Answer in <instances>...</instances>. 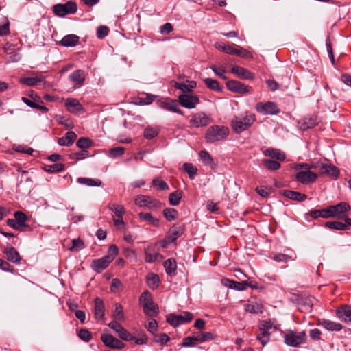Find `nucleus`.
Wrapping results in <instances>:
<instances>
[{
	"label": "nucleus",
	"mask_w": 351,
	"mask_h": 351,
	"mask_svg": "<svg viewBox=\"0 0 351 351\" xmlns=\"http://www.w3.org/2000/svg\"><path fill=\"white\" fill-rule=\"evenodd\" d=\"M315 168L313 165H310L306 163L298 164L296 166V169H300L295 174V180L302 184H308L315 182L317 178V175L311 171V169Z\"/></svg>",
	"instance_id": "f257e3e1"
},
{
	"label": "nucleus",
	"mask_w": 351,
	"mask_h": 351,
	"mask_svg": "<svg viewBox=\"0 0 351 351\" xmlns=\"http://www.w3.org/2000/svg\"><path fill=\"white\" fill-rule=\"evenodd\" d=\"M229 134V129L223 125H215L209 127L205 133V140L208 143L223 141Z\"/></svg>",
	"instance_id": "f03ea898"
},
{
	"label": "nucleus",
	"mask_w": 351,
	"mask_h": 351,
	"mask_svg": "<svg viewBox=\"0 0 351 351\" xmlns=\"http://www.w3.org/2000/svg\"><path fill=\"white\" fill-rule=\"evenodd\" d=\"M260 333L256 335V339L265 346L270 340L271 333L277 330V327L270 320H263L259 322Z\"/></svg>",
	"instance_id": "7ed1b4c3"
},
{
	"label": "nucleus",
	"mask_w": 351,
	"mask_h": 351,
	"mask_svg": "<svg viewBox=\"0 0 351 351\" xmlns=\"http://www.w3.org/2000/svg\"><path fill=\"white\" fill-rule=\"evenodd\" d=\"M256 121V117L254 114H246L244 117H235L231 121V125L237 134L247 130Z\"/></svg>",
	"instance_id": "20e7f679"
},
{
	"label": "nucleus",
	"mask_w": 351,
	"mask_h": 351,
	"mask_svg": "<svg viewBox=\"0 0 351 351\" xmlns=\"http://www.w3.org/2000/svg\"><path fill=\"white\" fill-rule=\"evenodd\" d=\"M306 338L304 331L297 332L291 330H287L284 336L285 343L287 346L294 348L304 343Z\"/></svg>",
	"instance_id": "39448f33"
},
{
	"label": "nucleus",
	"mask_w": 351,
	"mask_h": 351,
	"mask_svg": "<svg viewBox=\"0 0 351 351\" xmlns=\"http://www.w3.org/2000/svg\"><path fill=\"white\" fill-rule=\"evenodd\" d=\"M193 319V315L188 311H184L180 315L173 313L167 316V322L173 327L191 322Z\"/></svg>",
	"instance_id": "423d86ee"
},
{
	"label": "nucleus",
	"mask_w": 351,
	"mask_h": 351,
	"mask_svg": "<svg viewBox=\"0 0 351 351\" xmlns=\"http://www.w3.org/2000/svg\"><path fill=\"white\" fill-rule=\"evenodd\" d=\"M77 10V4L71 1L66 3L56 4L53 7L54 13L59 16H64L67 14H74L76 12Z\"/></svg>",
	"instance_id": "0eeeda50"
},
{
	"label": "nucleus",
	"mask_w": 351,
	"mask_h": 351,
	"mask_svg": "<svg viewBox=\"0 0 351 351\" xmlns=\"http://www.w3.org/2000/svg\"><path fill=\"white\" fill-rule=\"evenodd\" d=\"M178 102L186 108L193 109L199 103V99L196 95L181 94L178 96Z\"/></svg>",
	"instance_id": "6e6552de"
},
{
	"label": "nucleus",
	"mask_w": 351,
	"mask_h": 351,
	"mask_svg": "<svg viewBox=\"0 0 351 351\" xmlns=\"http://www.w3.org/2000/svg\"><path fill=\"white\" fill-rule=\"evenodd\" d=\"M226 87L227 88L234 93L245 94L250 93L252 90V87L245 85V84L237 81V80H228L226 82Z\"/></svg>",
	"instance_id": "1a4fd4ad"
},
{
	"label": "nucleus",
	"mask_w": 351,
	"mask_h": 351,
	"mask_svg": "<svg viewBox=\"0 0 351 351\" xmlns=\"http://www.w3.org/2000/svg\"><path fill=\"white\" fill-rule=\"evenodd\" d=\"M211 121L210 117L203 112H199L192 115L190 124L195 128L204 127Z\"/></svg>",
	"instance_id": "9d476101"
},
{
	"label": "nucleus",
	"mask_w": 351,
	"mask_h": 351,
	"mask_svg": "<svg viewBox=\"0 0 351 351\" xmlns=\"http://www.w3.org/2000/svg\"><path fill=\"white\" fill-rule=\"evenodd\" d=\"M256 110L262 114H276L280 112L277 105L272 101L259 102L256 105Z\"/></svg>",
	"instance_id": "9b49d317"
},
{
	"label": "nucleus",
	"mask_w": 351,
	"mask_h": 351,
	"mask_svg": "<svg viewBox=\"0 0 351 351\" xmlns=\"http://www.w3.org/2000/svg\"><path fill=\"white\" fill-rule=\"evenodd\" d=\"M101 340L106 347L112 349L121 350L125 347L124 343L110 334H102Z\"/></svg>",
	"instance_id": "f8f14e48"
},
{
	"label": "nucleus",
	"mask_w": 351,
	"mask_h": 351,
	"mask_svg": "<svg viewBox=\"0 0 351 351\" xmlns=\"http://www.w3.org/2000/svg\"><path fill=\"white\" fill-rule=\"evenodd\" d=\"M135 204L140 207H158L160 202L150 196L140 195L134 199Z\"/></svg>",
	"instance_id": "ddd939ff"
},
{
	"label": "nucleus",
	"mask_w": 351,
	"mask_h": 351,
	"mask_svg": "<svg viewBox=\"0 0 351 351\" xmlns=\"http://www.w3.org/2000/svg\"><path fill=\"white\" fill-rule=\"evenodd\" d=\"M314 167L319 168L320 174H324L337 178L339 175V171L337 167L332 164L317 163Z\"/></svg>",
	"instance_id": "4468645a"
},
{
	"label": "nucleus",
	"mask_w": 351,
	"mask_h": 351,
	"mask_svg": "<svg viewBox=\"0 0 351 351\" xmlns=\"http://www.w3.org/2000/svg\"><path fill=\"white\" fill-rule=\"evenodd\" d=\"M157 104L159 107L178 113L180 114H183V112L179 109V104L177 100L171 99H165V100H158L157 101Z\"/></svg>",
	"instance_id": "2eb2a0df"
},
{
	"label": "nucleus",
	"mask_w": 351,
	"mask_h": 351,
	"mask_svg": "<svg viewBox=\"0 0 351 351\" xmlns=\"http://www.w3.org/2000/svg\"><path fill=\"white\" fill-rule=\"evenodd\" d=\"M184 232V226L175 224L168 231L166 235V241H167L168 243H173L176 241L180 237H181Z\"/></svg>",
	"instance_id": "dca6fc26"
},
{
	"label": "nucleus",
	"mask_w": 351,
	"mask_h": 351,
	"mask_svg": "<svg viewBox=\"0 0 351 351\" xmlns=\"http://www.w3.org/2000/svg\"><path fill=\"white\" fill-rule=\"evenodd\" d=\"M331 206L335 217L338 219H343L347 216L345 213L350 210V205L346 202H340Z\"/></svg>",
	"instance_id": "f3484780"
},
{
	"label": "nucleus",
	"mask_w": 351,
	"mask_h": 351,
	"mask_svg": "<svg viewBox=\"0 0 351 351\" xmlns=\"http://www.w3.org/2000/svg\"><path fill=\"white\" fill-rule=\"evenodd\" d=\"M110 256H103L101 258L95 259L92 261L91 267L97 273L101 272L110 265Z\"/></svg>",
	"instance_id": "a211bd4d"
},
{
	"label": "nucleus",
	"mask_w": 351,
	"mask_h": 351,
	"mask_svg": "<svg viewBox=\"0 0 351 351\" xmlns=\"http://www.w3.org/2000/svg\"><path fill=\"white\" fill-rule=\"evenodd\" d=\"M144 252L145 256V261L149 263H152L159 258H163L162 255L158 252H156L154 246L152 245H149L145 248Z\"/></svg>",
	"instance_id": "6ab92c4d"
},
{
	"label": "nucleus",
	"mask_w": 351,
	"mask_h": 351,
	"mask_svg": "<svg viewBox=\"0 0 351 351\" xmlns=\"http://www.w3.org/2000/svg\"><path fill=\"white\" fill-rule=\"evenodd\" d=\"M231 72L241 79L251 80L254 79V74L253 73L248 69L239 66H232Z\"/></svg>",
	"instance_id": "aec40b11"
},
{
	"label": "nucleus",
	"mask_w": 351,
	"mask_h": 351,
	"mask_svg": "<svg viewBox=\"0 0 351 351\" xmlns=\"http://www.w3.org/2000/svg\"><path fill=\"white\" fill-rule=\"evenodd\" d=\"M319 123V120L316 115H312L308 117H304L298 121V125L302 130H306L313 128Z\"/></svg>",
	"instance_id": "412c9836"
},
{
	"label": "nucleus",
	"mask_w": 351,
	"mask_h": 351,
	"mask_svg": "<svg viewBox=\"0 0 351 351\" xmlns=\"http://www.w3.org/2000/svg\"><path fill=\"white\" fill-rule=\"evenodd\" d=\"M244 310L247 313L259 314L263 312L264 306L261 303H258L254 300H248L244 305Z\"/></svg>",
	"instance_id": "4be33fe9"
},
{
	"label": "nucleus",
	"mask_w": 351,
	"mask_h": 351,
	"mask_svg": "<svg viewBox=\"0 0 351 351\" xmlns=\"http://www.w3.org/2000/svg\"><path fill=\"white\" fill-rule=\"evenodd\" d=\"M280 193L285 197L298 202H304L307 199L306 195L297 191L284 190Z\"/></svg>",
	"instance_id": "5701e85b"
},
{
	"label": "nucleus",
	"mask_w": 351,
	"mask_h": 351,
	"mask_svg": "<svg viewBox=\"0 0 351 351\" xmlns=\"http://www.w3.org/2000/svg\"><path fill=\"white\" fill-rule=\"evenodd\" d=\"M65 106L67 110L72 113L77 114L82 111V105L78 100L73 98L66 99L65 101Z\"/></svg>",
	"instance_id": "b1692460"
},
{
	"label": "nucleus",
	"mask_w": 351,
	"mask_h": 351,
	"mask_svg": "<svg viewBox=\"0 0 351 351\" xmlns=\"http://www.w3.org/2000/svg\"><path fill=\"white\" fill-rule=\"evenodd\" d=\"M337 317L346 322H351V306L344 305L336 310Z\"/></svg>",
	"instance_id": "393cba45"
},
{
	"label": "nucleus",
	"mask_w": 351,
	"mask_h": 351,
	"mask_svg": "<svg viewBox=\"0 0 351 351\" xmlns=\"http://www.w3.org/2000/svg\"><path fill=\"white\" fill-rule=\"evenodd\" d=\"M69 80L77 87H80L84 82L85 73L82 70H76L69 76Z\"/></svg>",
	"instance_id": "a878e982"
},
{
	"label": "nucleus",
	"mask_w": 351,
	"mask_h": 351,
	"mask_svg": "<svg viewBox=\"0 0 351 351\" xmlns=\"http://www.w3.org/2000/svg\"><path fill=\"white\" fill-rule=\"evenodd\" d=\"M95 317L97 319H103L105 315V308L103 300L99 298L95 299L94 307Z\"/></svg>",
	"instance_id": "bb28decb"
},
{
	"label": "nucleus",
	"mask_w": 351,
	"mask_h": 351,
	"mask_svg": "<svg viewBox=\"0 0 351 351\" xmlns=\"http://www.w3.org/2000/svg\"><path fill=\"white\" fill-rule=\"evenodd\" d=\"M7 259L14 263L18 264L21 261V256L19 252L13 247H7L3 250Z\"/></svg>",
	"instance_id": "cd10ccee"
},
{
	"label": "nucleus",
	"mask_w": 351,
	"mask_h": 351,
	"mask_svg": "<svg viewBox=\"0 0 351 351\" xmlns=\"http://www.w3.org/2000/svg\"><path fill=\"white\" fill-rule=\"evenodd\" d=\"M157 97L156 95L149 94L146 93H141L138 94L136 99L135 103L138 105H149L151 104L154 99Z\"/></svg>",
	"instance_id": "c85d7f7f"
},
{
	"label": "nucleus",
	"mask_w": 351,
	"mask_h": 351,
	"mask_svg": "<svg viewBox=\"0 0 351 351\" xmlns=\"http://www.w3.org/2000/svg\"><path fill=\"white\" fill-rule=\"evenodd\" d=\"M80 37L75 34H68L64 36L60 42V45L67 47H73L77 45L79 43Z\"/></svg>",
	"instance_id": "c756f323"
},
{
	"label": "nucleus",
	"mask_w": 351,
	"mask_h": 351,
	"mask_svg": "<svg viewBox=\"0 0 351 351\" xmlns=\"http://www.w3.org/2000/svg\"><path fill=\"white\" fill-rule=\"evenodd\" d=\"M76 138V134L73 131H69L58 139V143L61 146H69L73 143Z\"/></svg>",
	"instance_id": "7c9ffc66"
},
{
	"label": "nucleus",
	"mask_w": 351,
	"mask_h": 351,
	"mask_svg": "<svg viewBox=\"0 0 351 351\" xmlns=\"http://www.w3.org/2000/svg\"><path fill=\"white\" fill-rule=\"evenodd\" d=\"M264 155L280 161H284L286 158V155L283 152L274 148L267 149L264 152Z\"/></svg>",
	"instance_id": "2f4dec72"
},
{
	"label": "nucleus",
	"mask_w": 351,
	"mask_h": 351,
	"mask_svg": "<svg viewBox=\"0 0 351 351\" xmlns=\"http://www.w3.org/2000/svg\"><path fill=\"white\" fill-rule=\"evenodd\" d=\"M319 324L329 331H340L343 328L341 324L334 322L329 319H322Z\"/></svg>",
	"instance_id": "473e14b6"
},
{
	"label": "nucleus",
	"mask_w": 351,
	"mask_h": 351,
	"mask_svg": "<svg viewBox=\"0 0 351 351\" xmlns=\"http://www.w3.org/2000/svg\"><path fill=\"white\" fill-rule=\"evenodd\" d=\"M224 282V285L227 287H229L231 289L238 290V291H243L247 288V282L246 281L242 282H236L234 280H230L228 279H225L223 280Z\"/></svg>",
	"instance_id": "72a5a7b5"
},
{
	"label": "nucleus",
	"mask_w": 351,
	"mask_h": 351,
	"mask_svg": "<svg viewBox=\"0 0 351 351\" xmlns=\"http://www.w3.org/2000/svg\"><path fill=\"white\" fill-rule=\"evenodd\" d=\"M164 267L167 275L175 276L177 263L174 258H169L164 262Z\"/></svg>",
	"instance_id": "f704fd0d"
},
{
	"label": "nucleus",
	"mask_w": 351,
	"mask_h": 351,
	"mask_svg": "<svg viewBox=\"0 0 351 351\" xmlns=\"http://www.w3.org/2000/svg\"><path fill=\"white\" fill-rule=\"evenodd\" d=\"M138 216L141 220L147 221L149 224L152 225L154 227H158L160 225L159 219L158 218L154 217L149 213H140L138 214Z\"/></svg>",
	"instance_id": "c9c22d12"
},
{
	"label": "nucleus",
	"mask_w": 351,
	"mask_h": 351,
	"mask_svg": "<svg viewBox=\"0 0 351 351\" xmlns=\"http://www.w3.org/2000/svg\"><path fill=\"white\" fill-rule=\"evenodd\" d=\"M296 258V255L293 252L290 254H281L278 253L274 255L273 259L278 263H287L289 261H293Z\"/></svg>",
	"instance_id": "e433bc0d"
},
{
	"label": "nucleus",
	"mask_w": 351,
	"mask_h": 351,
	"mask_svg": "<svg viewBox=\"0 0 351 351\" xmlns=\"http://www.w3.org/2000/svg\"><path fill=\"white\" fill-rule=\"evenodd\" d=\"M143 309L144 313L149 317H156L159 313L158 306L154 302L148 304H144Z\"/></svg>",
	"instance_id": "4c0bfd02"
},
{
	"label": "nucleus",
	"mask_w": 351,
	"mask_h": 351,
	"mask_svg": "<svg viewBox=\"0 0 351 351\" xmlns=\"http://www.w3.org/2000/svg\"><path fill=\"white\" fill-rule=\"evenodd\" d=\"M204 84L210 90L216 92H221L222 87L219 83L216 80L211 78H205L203 80Z\"/></svg>",
	"instance_id": "58836bf2"
},
{
	"label": "nucleus",
	"mask_w": 351,
	"mask_h": 351,
	"mask_svg": "<svg viewBox=\"0 0 351 351\" xmlns=\"http://www.w3.org/2000/svg\"><path fill=\"white\" fill-rule=\"evenodd\" d=\"M182 191L180 190H177L175 192H173L169 194V202L171 206H178L182 199Z\"/></svg>",
	"instance_id": "ea45409f"
},
{
	"label": "nucleus",
	"mask_w": 351,
	"mask_h": 351,
	"mask_svg": "<svg viewBox=\"0 0 351 351\" xmlns=\"http://www.w3.org/2000/svg\"><path fill=\"white\" fill-rule=\"evenodd\" d=\"M108 208L114 213L116 217H123L125 213V210L121 204H108Z\"/></svg>",
	"instance_id": "a19ab883"
},
{
	"label": "nucleus",
	"mask_w": 351,
	"mask_h": 351,
	"mask_svg": "<svg viewBox=\"0 0 351 351\" xmlns=\"http://www.w3.org/2000/svg\"><path fill=\"white\" fill-rule=\"evenodd\" d=\"M325 227L336 230H347L348 225L340 221H327L325 223Z\"/></svg>",
	"instance_id": "79ce46f5"
},
{
	"label": "nucleus",
	"mask_w": 351,
	"mask_h": 351,
	"mask_svg": "<svg viewBox=\"0 0 351 351\" xmlns=\"http://www.w3.org/2000/svg\"><path fill=\"white\" fill-rule=\"evenodd\" d=\"M182 167L184 171L188 173L189 178L191 180L194 179L197 174V168L192 163L189 162L184 163Z\"/></svg>",
	"instance_id": "37998d69"
},
{
	"label": "nucleus",
	"mask_w": 351,
	"mask_h": 351,
	"mask_svg": "<svg viewBox=\"0 0 351 351\" xmlns=\"http://www.w3.org/2000/svg\"><path fill=\"white\" fill-rule=\"evenodd\" d=\"M215 46L218 50L230 55H233L234 53H236L234 47L222 42L216 43Z\"/></svg>",
	"instance_id": "c03bdc74"
},
{
	"label": "nucleus",
	"mask_w": 351,
	"mask_h": 351,
	"mask_svg": "<svg viewBox=\"0 0 351 351\" xmlns=\"http://www.w3.org/2000/svg\"><path fill=\"white\" fill-rule=\"evenodd\" d=\"M65 168L63 163H55L53 165H45V172L54 173L62 171Z\"/></svg>",
	"instance_id": "a18cd8bd"
},
{
	"label": "nucleus",
	"mask_w": 351,
	"mask_h": 351,
	"mask_svg": "<svg viewBox=\"0 0 351 351\" xmlns=\"http://www.w3.org/2000/svg\"><path fill=\"white\" fill-rule=\"evenodd\" d=\"M77 182L88 186H100L101 185V181L99 179L93 180L91 178H79Z\"/></svg>",
	"instance_id": "49530a36"
},
{
	"label": "nucleus",
	"mask_w": 351,
	"mask_h": 351,
	"mask_svg": "<svg viewBox=\"0 0 351 351\" xmlns=\"http://www.w3.org/2000/svg\"><path fill=\"white\" fill-rule=\"evenodd\" d=\"M147 285L152 289H156L160 282L159 277L156 274H149L147 277Z\"/></svg>",
	"instance_id": "de8ad7c7"
},
{
	"label": "nucleus",
	"mask_w": 351,
	"mask_h": 351,
	"mask_svg": "<svg viewBox=\"0 0 351 351\" xmlns=\"http://www.w3.org/2000/svg\"><path fill=\"white\" fill-rule=\"evenodd\" d=\"M42 81V77H24L19 79L20 83L27 86H34Z\"/></svg>",
	"instance_id": "09e8293b"
},
{
	"label": "nucleus",
	"mask_w": 351,
	"mask_h": 351,
	"mask_svg": "<svg viewBox=\"0 0 351 351\" xmlns=\"http://www.w3.org/2000/svg\"><path fill=\"white\" fill-rule=\"evenodd\" d=\"M76 145L82 149L87 150L93 145V141L88 138L82 137L77 140Z\"/></svg>",
	"instance_id": "8fccbe9b"
},
{
	"label": "nucleus",
	"mask_w": 351,
	"mask_h": 351,
	"mask_svg": "<svg viewBox=\"0 0 351 351\" xmlns=\"http://www.w3.org/2000/svg\"><path fill=\"white\" fill-rule=\"evenodd\" d=\"M163 215L168 221H173L178 218V213L175 208H167L163 210Z\"/></svg>",
	"instance_id": "3c124183"
},
{
	"label": "nucleus",
	"mask_w": 351,
	"mask_h": 351,
	"mask_svg": "<svg viewBox=\"0 0 351 351\" xmlns=\"http://www.w3.org/2000/svg\"><path fill=\"white\" fill-rule=\"evenodd\" d=\"M199 156L202 162H204L206 165L211 166L213 163V158L208 153V152L206 150H202L199 152Z\"/></svg>",
	"instance_id": "603ef678"
},
{
	"label": "nucleus",
	"mask_w": 351,
	"mask_h": 351,
	"mask_svg": "<svg viewBox=\"0 0 351 351\" xmlns=\"http://www.w3.org/2000/svg\"><path fill=\"white\" fill-rule=\"evenodd\" d=\"M112 317L114 319L124 320V312L123 307L120 304H115V308L113 311Z\"/></svg>",
	"instance_id": "864d4df0"
},
{
	"label": "nucleus",
	"mask_w": 351,
	"mask_h": 351,
	"mask_svg": "<svg viewBox=\"0 0 351 351\" xmlns=\"http://www.w3.org/2000/svg\"><path fill=\"white\" fill-rule=\"evenodd\" d=\"M263 165L269 170L276 171L280 168L281 165L279 162L272 160L266 159L263 160Z\"/></svg>",
	"instance_id": "5fc2aeb1"
},
{
	"label": "nucleus",
	"mask_w": 351,
	"mask_h": 351,
	"mask_svg": "<svg viewBox=\"0 0 351 351\" xmlns=\"http://www.w3.org/2000/svg\"><path fill=\"white\" fill-rule=\"evenodd\" d=\"M123 284L121 280L117 278H113L110 284V291L112 293H117L123 290Z\"/></svg>",
	"instance_id": "6e6d98bb"
},
{
	"label": "nucleus",
	"mask_w": 351,
	"mask_h": 351,
	"mask_svg": "<svg viewBox=\"0 0 351 351\" xmlns=\"http://www.w3.org/2000/svg\"><path fill=\"white\" fill-rule=\"evenodd\" d=\"M120 339L123 341H133L134 339V337L130 334L126 329L122 327L119 331L117 332Z\"/></svg>",
	"instance_id": "4d7b16f0"
},
{
	"label": "nucleus",
	"mask_w": 351,
	"mask_h": 351,
	"mask_svg": "<svg viewBox=\"0 0 351 351\" xmlns=\"http://www.w3.org/2000/svg\"><path fill=\"white\" fill-rule=\"evenodd\" d=\"M158 128L147 127L144 130V136L147 139H152L158 134Z\"/></svg>",
	"instance_id": "13d9d810"
},
{
	"label": "nucleus",
	"mask_w": 351,
	"mask_h": 351,
	"mask_svg": "<svg viewBox=\"0 0 351 351\" xmlns=\"http://www.w3.org/2000/svg\"><path fill=\"white\" fill-rule=\"evenodd\" d=\"M210 69L217 76L225 80H228V77L224 75V73L226 72V70L223 66L217 67L216 65L213 64L210 66Z\"/></svg>",
	"instance_id": "bf43d9fd"
},
{
	"label": "nucleus",
	"mask_w": 351,
	"mask_h": 351,
	"mask_svg": "<svg viewBox=\"0 0 351 351\" xmlns=\"http://www.w3.org/2000/svg\"><path fill=\"white\" fill-rule=\"evenodd\" d=\"M88 156H89V152L88 150L82 149L80 152L70 154L69 158L75 159V160H82Z\"/></svg>",
	"instance_id": "052dcab7"
},
{
	"label": "nucleus",
	"mask_w": 351,
	"mask_h": 351,
	"mask_svg": "<svg viewBox=\"0 0 351 351\" xmlns=\"http://www.w3.org/2000/svg\"><path fill=\"white\" fill-rule=\"evenodd\" d=\"M84 247V243L80 239H75L72 241V244L69 247L70 251H78Z\"/></svg>",
	"instance_id": "680f3d73"
},
{
	"label": "nucleus",
	"mask_w": 351,
	"mask_h": 351,
	"mask_svg": "<svg viewBox=\"0 0 351 351\" xmlns=\"http://www.w3.org/2000/svg\"><path fill=\"white\" fill-rule=\"evenodd\" d=\"M234 51L236 53H234L233 55L238 56L239 57L243 58H252L253 56L251 52L248 51L245 49H243L241 47H239V49L234 48Z\"/></svg>",
	"instance_id": "e2e57ef3"
},
{
	"label": "nucleus",
	"mask_w": 351,
	"mask_h": 351,
	"mask_svg": "<svg viewBox=\"0 0 351 351\" xmlns=\"http://www.w3.org/2000/svg\"><path fill=\"white\" fill-rule=\"evenodd\" d=\"M77 335L80 339L85 342H88L92 339L91 332L85 328L80 329L77 332Z\"/></svg>",
	"instance_id": "0e129e2a"
},
{
	"label": "nucleus",
	"mask_w": 351,
	"mask_h": 351,
	"mask_svg": "<svg viewBox=\"0 0 351 351\" xmlns=\"http://www.w3.org/2000/svg\"><path fill=\"white\" fill-rule=\"evenodd\" d=\"M170 340L169 337L166 333H160L154 335V341L160 345H164Z\"/></svg>",
	"instance_id": "69168bd1"
},
{
	"label": "nucleus",
	"mask_w": 351,
	"mask_h": 351,
	"mask_svg": "<svg viewBox=\"0 0 351 351\" xmlns=\"http://www.w3.org/2000/svg\"><path fill=\"white\" fill-rule=\"evenodd\" d=\"M125 149L122 147H117L110 149L108 156L115 158L122 156L124 154Z\"/></svg>",
	"instance_id": "338daca9"
},
{
	"label": "nucleus",
	"mask_w": 351,
	"mask_h": 351,
	"mask_svg": "<svg viewBox=\"0 0 351 351\" xmlns=\"http://www.w3.org/2000/svg\"><path fill=\"white\" fill-rule=\"evenodd\" d=\"M139 300L142 305V307L144 306V304H148L149 303L154 302L151 293L148 291H144L141 295Z\"/></svg>",
	"instance_id": "774afa93"
}]
</instances>
